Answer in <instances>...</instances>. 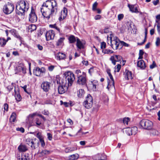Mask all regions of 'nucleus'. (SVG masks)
Here are the masks:
<instances>
[{
  "label": "nucleus",
  "instance_id": "1",
  "mask_svg": "<svg viewBox=\"0 0 160 160\" xmlns=\"http://www.w3.org/2000/svg\"><path fill=\"white\" fill-rule=\"evenodd\" d=\"M58 5L55 0H47L41 8V11L44 17L49 19L51 16L57 12Z\"/></svg>",
  "mask_w": 160,
  "mask_h": 160
},
{
  "label": "nucleus",
  "instance_id": "2",
  "mask_svg": "<svg viewBox=\"0 0 160 160\" xmlns=\"http://www.w3.org/2000/svg\"><path fill=\"white\" fill-rule=\"evenodd\" d=\"M29 8V4L27 2H26L23 0L21 1L17 6V13L19 15H22L25 12L28 11Z\"/></svg>",
  "mask_w": 160,
  "mask_h": 160
},
{
  "label": "nucleus",
  "instance_id": "3",
  "mask_svg": "<svg viewBox=\"0 0 160 160\" xmlns=\"http://www.w3.org/2000/svg\"><path fill=\"white\" fill-rule=\"evenodd\" d=\"M108 43L110 44V45L114 49H120L121 48L120 41L116 37L112 38L111 36L110 37V40L108 39Z\"/></svg>",
  "mask_w": 160,
  "mask_h": 160
},
{
  "label": "nucleus",
  "instance_id": "4",
  "mask_svg": "<svg viewBox=\"0 0 160 160\" xmlns=\"http://www.w3.org/2000/svg\"><path fill=\"white\" fill-rule=\"evenodd\" d=\"M140 125L142 128L150 130L152 128L153 123L151 121L148 119H143L140 121Z\"/></svg>",
  "mask_w": 160,
  "mask_h": 160
},
{
  "label": "nucleus",
  "instance_id": "5",
  "mask_svg": "<svg viewBox=\"0 0 160 160\" xmlns=\"http://www.w3.org/2000/svg\"><path fill=\"white\" fill-rule=\"evenodd\" d=\"M64 75L66 77L65 80L66 81L67 80L68 81V83L67 84L68 86H71L75 79L74 75L72 72L68 71L65 72Z\"/></svg>",
  "mask_w": 160,
  "mask_h": 160
},
{
  "label": "nucleus",
  "instance_id": "6",
  "mask_svg": "<svg viewBox=\"0 0 160 160\" xmlns=\"http://www.w3.org/2000/svg\"><path fill=\"white\" fill-rule=\"evenodd\" d=\"M60 85L58 86V91L59 93L62 94L64 93L68 89V85L66 80H62L60 82Z\"/></svg>",
  "mask_w": 160,
  "mask_h": 160
},
{
  "label": "nucleus",
  "instance_id": "7",
  "mask_svg": "<svg viewBox=\"0 0 160 160\" xmlns=\"http://www.w3.org/2000/svg\"><path fill=\"white\" fill-rule=\"evenodd\" d=\"M93 99L92 97L89 94L86 97V100L83 102V105L87 109L91 108L92 106Z\"/></svg>",
  "mask_w": 160,
  "mask_h": 160
},
{
  "label": "nucleus",
  "instance_id": "8",
  "mask_svg": "<svg viewBox=\"0 0 160 160\" xmlns=\"http://www.w3.org/2000/svg\"><path fill=\"white\" fill-rule=\"evenodd\" d=\"M15 74L21 73L24 74L26 73V68L24 64L22 63L18 64L15 69Z\"/></svg>",
  "mask_w": 160,
  "mask_h": 160
},
{
  "label": "nucleus",
  "instance_id": "9",
  "mask_svg": "<svg viewBox=\"0 0 160 160\" xmlns=\"http://www.w3.org/2000/svg\"><path fill=\"white\" fill-rule=\"evenodd\" d=\"M14 6L13 4L10 2H8L3 8L4 12L6 14L11 13L14 10Z\"/></svg>",
  "mask_w": 160,
  "mask_h": 160
},
{
  "label": "nucleus",
  "instance_id": "10",
  "mask_svg": "<svg viewBox=\"0 0 160 160\" xmlns=\"http://www.w3.org/2000/svg\"><path fill=\"white\" fill-rule=\"evenodd\" d=\"M138 128L136 127H134L132 128H124L123 132L128 135L130 136L132 134L135 135L137 133Z\"/></svg>",
  "mask_w": 160,
  "mask_h": 160
},
{
  "label": "nucleus",
  "instance_id": "11",
  "mask_svg": "<svg viewBox=\"0 0 160 160\" xmlns=\"http://www.w3.org/2000/svg\"><path fill=\"white\" fill-rule=\"evenodd\" d=\"M86 75L84 72H82V75L78 77L77 83L79 85H85L86 82Z\"/></svg>",
  "mask_w": 160,
  "mask_h": 160
},
{
  "label": "nucleus",
  "instance_id": "12",
  "mask_svg": "<svg viewBox=\"0 0 160 160\" xmlns=\"http://www.w3.org/2000/svg\"><path fill=\"white\" fill-rule=\"evenodd\" d=\"M29 20L32 23L36 22L37 21V17L34 10L32 9L31 13L29 15Z\"/></svg>",
  "mask_w": 160,
  "mask_h": 160
},
{
  "label": "nucleus",
  "instance_id": "13",
  "mask_svg": "<svg viewBox=\"0 0 160 160\" xmlns=\"http://www.w3.org/2000/svg\"><path fill=\"white\" fill-rule=\"evenodd\" d=\"M46 70L44 68H39L37 67L33 71V73L36 76H39L41 75V74L45 73Z\"/></svg>",
  "mask_w": 160,
  "mask_h": 160
},
{
  "label": "nucleus",
  "instance_id": "14",
  "mask_svg": "<svg viewBox=\"0 0 160 160\" xmlns=\"http://www.w3.org/2000/svg\"><path fill=\"white\" fill-rule=\"evenodd\" d=\"M54 36V32L52 30H50L46 32V38L47 41L53 39Z\"/></svg>",
  "mask_w": 160,
  "mask_h": 160
},
{
  "label": "nucleus",
  "instance_id": "15",
  "mask_svg": "<svg viewBox=\"0 0 160 160\" xmlns=\"http://www.w3.org/2000/svg\"><path fill=\"white\" fill-rule=\"evenodd\" d=\"M50 83L48 82H42L41 87L43 91L48 92L50 89Z\"/></svg>",
  "mask_w": 160,
  "mask_h": 160
},
{
  "label": "nucleus",
  "instance_id": "16",
  "mask_svg": "<svg viewBox=\"0 0 160 160\" xmlns=\"http://www.w3.org/2000/svg\"><path fill=\"white\" fill-rule=\"evenodd\" d=\"M67 10L65 8H64L62 10L61 12V15L60 17L59 18V21H62L63 19H64L66 18L67 13Z\"/></svg>",
  "mask_w": 160,
  "mask_h": 160
},
{
  "label": "nucleus",
  "instance_id": "17",
  "mask_svg": "<svg viewBox=\"0 0 160 160\" xmlns=\"http://www.w3.org/2000/svg\"><path fill=\"white\" fill-rule=\"evenodd\" d=\"M122 59V58L121 56L117 55L112 56L110 58V60L114 65L116 64V62H119L121 61Z\"/></svg>",
  "mask_w": 160,
  "mask_h": 160
},
{
  "label": "nucleus",
  "instance_id": "18",
  "mask_svg": "<svg viewBox=\"0 0 160 160\" xmlns=\"http://www.w3.org/2000/svg\"><path fill=\"white\" fill-rule=\"evenodd\" d=\"M85 44L84 41H81L79 38H77L76 46L78 49H81L83 48Z\"/></svg>",
  "mask_w": 160,
  "mask_h": 160
},
{
  "label": "nucleus",
  "instance_id": "19",
  "mask_svg": "<svg viewBox=\"0 0 160 160\" xmlns=\"http://www.w3.org/2000/svg\"><path fill=\"white\" fill-rule=\"evenodd\" d=\"M111 80V81L108 82V85L107 88L108 89L111 88H114V79L111 74L108 75Z\"/></svg>",
  "mask_w": 160,
  "mask_h": 160
},
{
  "label": "nucleus",
  "instance_id": "20",
  "mask_svg": "<svg viewBox=\"0 0 160 160\" xmlns=\"http://www.w3.org/2000/svg\"><path fill=\"white\" fill-rule=\"evenodd\" d=\"M106 158V156L104 154H98L93 157L95 160H103Z\"/></svg>",
  "mask_w": 160,
  "mask_h": 160
},
{
  "label": "nucleus",
  "instance_id": "21",
  "mask_svg": "<svg viewBox=\"0 0 160 160\" xmlns=\"http://www.w3.org/2000/svg\"><path fill=\"white\" fill-rule=\"evenodd\" d=\"M125 78L127 80H131L133 78L132 73L131 72L126 71L124 73Z\"/></svg>",
  "mask_w": 160,
  "mask_h": 160
},
{
  "label": "nucleus",
  "instance_id": "22",
  "mask_svg": "<svg viewBox=\"0 0 160 160\" xmlns=\"http://www.w3.org/2000/svg\"><path fill=\"white\" fill-rule=\"evenodd\" d=\"M26 143L27 144L30 146L33 149H35L36 148L35 143L33 140L27 139L26 140Z\"/></svg>",
  "mask_w": 160,
  "mask_h": 160
},
{
  "label": "nucleus",
  "instance_id": "23",
  "mask_svg": "<svg viewBox=\"0 0 160 160\" xmlns=\"http://www.w3.org/2000/svg\"><path fill=\"white\" fill-rule=\"evenodd\" d=\"M137 66L142 69H144L146 67V65L143 60H141L137 62Z\"/></svg>",
  "mask_w": 160,
  "mask_h": 160
},
{
  "label": "nucleus",
  "instance_id": "24",
  "mask_svg": "<svg viewBox=\"0 0 160 160\" xmlns=\"http://www.w3.org/2000/svg\"><path fill=\"white\" fill-rule=\"evenodd\" d=\"M128 6L130 10V11L132 12L136 13L139 12L136 5L128 4Z\"/></svg>",
  "mask_w": 160,
  "mask_h": 160
},
{
  "label": "nucleus",
  "instance_id": "25",
  "mask_svg": "<svg viewBox=\"0 0 160 160\" xmlns=\"http://www.w3.org/2000/svg\"><path fill=\"white\" fill-rule=\"evenodd\" d=\"M15 97L16 100L18 102L20 101L22 99V97L19 93L18 88L15 89Z\"/></svg>",
  "mask_w": 160,
  "mask_h": 160
},
{
  "label": "nucleus",
  "instance_id": "26",
  "mask_svg": "<svg viewBox=\"0 0 160 160\" xmlns=\"http://www.w3.org/2000/svg\"><path fill=\"white\" fill-rule=\"evenodd\" d=\"M57 59L59 60L64 59L66 58V55L62 52H58L56 55Z\"/></svg>",
  "mask_w": 160,
  "mask_h": 160
},
{
  "label": "nucleus",
  "instance_id": "27",
  "mask_svg": "<svg viewBox=\"0 0 160 160\" xmlns=\"http://www.w3.org/2000/svg\"><path fill=\"white\" fill-rule=\"evenodd\" d=\"M18 149L19 151L21 152H24L27 150V147L25 145H21L18 147Z\"/></svg>",
  "mask_w": 160,
  "mask_h": 160
},
{
  "label": "nucleus",
  "instance_id": "28",
  "mask_svg": "<svg viewBox=\"0 0 160 160\" xmlns=\"http://www.w3.org/2000/svg\"><path fill=\"white\" fill-rule=\"evenodd\" d=\"M79 157L78 154H75L69 156L68 159L69 160H76Z\"/></svg>",
  "mask_w": 160,
  "mask_h": 160
},
{
  "label": "nucleus",
  "instance_id": "29",
  "mask_svg": "<svg viewBox=\"0 0 160 160\" xmlns=\"http://www.w3.org/2000/svg\"><path fill=\"white\" fill-rule=\"evenodd\" d=\"M65 39L64 37L60 38L57 41L56 45L57 46H61L63 44V41Z\"/></svg>",
  "mask_w": 160,
  "mask_h": 160
},
{
  "label": "nucleus",
  "instance_id": "30",
  "mask_svg": "<svg viewBox=\"0 0 160 160\" xmlns=\"http://www.w3.org/2000/svg\"><path fill=\"white\" fill-rule=\"evenodd\" d=\"M68 40L70 43H73L76 41L75 37L73 35H71L69 37Z\"/></svg>",
  "mask_w": 160,
  "mask_h": 160
},
{
  "label": "nucleus",
  "instance_id": "31",
  "mask_svg": "<svg viewBox=\"0 0 160 160\" xmlns=\"http://www.w3.org/2000/svg\"><path fill=\"white\" fill-rule=\"evenodd\" d=\"M49 153L50 151H49L44 150L39 152V156L41 157L45 155L48 154Z\"/></svg>",
  "mask_w": 160,
  "mask_h": 160
},
{
  "label": "nucleus",
  "instance_id": "32",
  "mask_svg": "<svg viewBox=\"0 0 160 160\" xmlns=\"http://www.w3.org/2000/svg\"><path fill=\"white\" fill-rule=\"evenodd\" d=\"M85 93L84 90L82 89H79L77 92L78 96L79 97H82Z\"/></svg>",
  "mask_w": 160,
  "mask_h": 160
},
{
  "label": "nucleus",
  "instance_id": "33",
  "mask_svg": "<svg viewBox=\"0 0 160 160\" xmlns=\"http://www.w3.org/2000/svg\"><path fill=\"white\" fill-rule=\"evenodd\" d=\"M16 117V115L15 113L13 112L11 115L10 118V121L11 122H14Z\"/></svg>",
  "mask_w": 160,
  "mask_h": 160
},
{
  "label": "nucleus",
  "instance_id": "34",
  "mask_svg": "<svg viewBox=\"0 0 160 160\" xmlns=\"http://www.w3.org/2000/svg\"><path fill=\"white\" fill-rule=\"evenodd\" d=\"M7 41L4 38H0V45L1 47H3L6 45Z\"/></svg>",
  "mask_w": 160,
  "mask_h": 160
},
{
  "label": "nucleus",
  "instance_id": "35",
  "mask_svg": "<svg viewBox=\"0 0 160 160\" xmlns=\"http://www.w3.org/2000/svg\"><path fill=\"white\" fill-rule=\"evenodd\" d=\"M37 28V27L34 24H31L28 27V29L30 30V32H32L35 30Z\"/></svg>",
  "mask_w": 160,
  "mask_h": 160
},
{
  "label": "nucleus",
  "instance_id": "36",
  "mask_svg": "<svg viewBox=\"0 0 160 160\" xmlns=\"http://www.w3.org/2000/svg\"><path fill=\"white\" fill-rule=\"evenodd\" d=\"M11 32L12 33V34L15 35V36L17 38H19L20 39H21V38L20 37L18 34L17 33V31L15 30H12L11 31Z\"/></svg>",
  "mask_w": 160,
  "mask_h": 160
},
{
  "label": "nucleus",
  "instance_id": "37",
  "mask_svg": "<svg viewBox=\"0 0 160 160\" xmlns=\"http://www.w3.org/2000/svg\"><path fill=\"white\" fill-rule=\"evenodd\" d=\"M147 31H148V29L147 28H145V39L141 43H138V45H142V44H143L144 42H146V37H147Z\"/></svg>",
  "mask_w": 160,
  "mask_h": 160
},
{
  "label": "nucleus",
  "instance_id": "38",
  "mask_svg": "<svg viewBox=\"0 0 160 160\" xmlns=\"http://www.w3.org/2000/svg\"><path fill=\"white\" fill-rule=\"evenodd\" d=\"M102 52L104 53H112L113 52V51L110 49H103Z\"/></svg>",
  "mask_w": 160,
  "mask_h": 160
},
{
  "label": "nucleus",
  "instance_id": "39",
  "mask_svg": "<svg viewBox=\"0 0 160 160\" xmlns=\"http://www.w3.org/2000/svg\"><path fill=\"white\" fill-rule=\"evenodd\" d=\"M151 133L154 135H158L159 134V132L157 130L153 129L151 130Z\"/></svg>",
  "mask_w": 160,
  "mask_h": 160
},
{
  "label": "nucleus",
  "instance_id": "40",
  "mask_svg": "<svg viewBox=\"0 0 160 160\" xmlns=\"http://www.w3.org/2000/svg\"><path fill=\"white\" fill-rule=\"evenodd\" d=\"M75 73L77 75V77L82 75V72L79 69L75 71Z\"/></svg>",
  "mask_w": 160,
  "mask_h": 160
},
{
  "label": "nucleus",
  "instance_id": "41",
  "mask_svg": "<svg viewBox=\"0 0 160 160\" xmlns=\"http://www.w3.org/2000/svg\"><path fill=\"white\" fill-rule=\"evenodd\" d=\"M36 136L39 139V140H40L41 139H42L43 138L42 135L41 133L40 132H38L37 133Z\"/></svg>",
  "mask_w": 160,
  "mask_h": 160
},
{
  "label": "nucleus",
  "instance_id": "42",
  "mask_svg": "<svg viewBox=\"0 0 160 160\" xmlns=\"http://www.w3.org/2000/svg\"><path fill=\"white\" fill-rule=\"evenodd\" d=\"M129 121V119L128 118H124L123 119V122L124 124L127 125L128 124V122Z\"/></svg>",
  "mask_w": 160,
  "mask_h": 160
},
{
  "label": "nucleus",
  "instance_id": "43",
  "mask_svg": "<svg viewBox=\"0 0 160 160\" xmlns=\"http://www.w3.org/2000/svg\"><path fill=\"white\" fill-rule=\"evenodd\" d=\"M156 22L157 23H158V24L157 25V29L158 32V33L160 32V24L158 22V21L157 20H156Z\"/></svg>",
  "mask_w": 160,
  "mask_h": 160
},
{
  "label": "nucleus",
  "instance_id": "44",
  "mask_svg": "<svg viewBox=\"0 0 160 160\" xmlns=\"http://www.w3.org/2000/svg\"><path fill=\"white\" fill-rule=\"evenodd\" d=\"M160 43V39L159 37L156 38V40L155 42V44L156 46H158Z\"/></svg>",
  "mask_w": 160,
  "mask_h": 160
},
{
  "label": "nucleus",
  "instance_id": "45",
  "mask_svg": "<svg viewBox=\"0 0 160 160\" xmlns=\"http://www.w3.org/2000/svg\"><path fill=\"white\" fill-rule=\"evenodd\" d=\"M60 103L61 105L63 104L66 107H68V106L69 105V103L66 102H63L62 101H60Z\"/></svg>",
  "mask_w": 160,
  "mask_h": 160
},
{
  "label": "nucleus",
  "instance_id": "46",
  "mask_svg": "<svg viewBox=\"0 0 160 160\" xmlns=\"http://www.w3.org/2000/svg\"><path fill=\"white\" fill-rule=\"evenodd\" d=\"M106 47V43L104 42H102L101 44V48L102 49H104Z\"/></svg>",
  "mask_w": 160,
  "mask_h": 160
},
{
  "label": "nucleus",
  "instance_id": "47",
  "mask_svg": "<svg viewBox=\"0 0 160 160\" xmlns=\"http://www.w3.org/2000/svg\"><path fill=\"white\" fill-rule=\"evenodd\" d=\"M3 108L4 111H6L7 112L8 110V105L7 103H5L3 106Z\"/></svg>",
  "mask_w": 160,
  "mask_h": 160
},
{
  "label": "nucleus",
  "instance_id": "48",
  "mask_svg": "<svg viewBox=\"0 0 160 160\" xmlns=\"http://www.w3.org/2000/svg\"><path fill=\"white\" fill-rule=\"evenodd\" d=\"M120 43H121V48H122V46H124L126 47H128L129 46L128 44L125 43L123 41H120Z\"/></svg>",
  "mask_w": 160,
  "mask_h": 160
},
{
  "label": "nucleus",
  "instance_id": "49",
  "mask_svg": "<svg viewBox=\"0 0 160 160\" xmlns=\"http://www.w3.org/2000/svg\"><path fill=\"white\" fill-rule=\"evenodd\" d=\"M39 141L41 143V146L42 147H44L45 145V142L43 139V138L42 139H41V140H39Z\"/></svg>",
  "mask_w": 160,
  "mask_h": 160
},
{
  "label": "nucleus",
  "instance_id": "50",
  "mask_svg": "<svg viewBox=\"0 0 160 160\" xmlns=\"http://www.w3.org/2000/svg\"><path fill=\"white\" fill-rule=\"evenodd\" d=\"M116 68L115 70L118 72L121 68V65L120 64H118L116 66Z\"/></svg>",
  "mask_w": 160,
  "mask_h": 160
},
{
  "label": "nucleus",
  "instance_id": "51",
  "mask_svg": "<svg viewBox=\"0 0 160 160\" xmlns=\"http://www.w3.org/2000/svg\"><path fill=\"white\" fill-rule=\"evenodd\" d=\"M47 136L48 138V139L51 141L52 140V135L50 133H47Z\"/></svg>",
  "mask_w": 160,
  "mask_h": 160
},
{
  "label": "nucleus",
  "instance_id": "52",
  "mask_svg": "<svg viewBox=\"0 0 160 160\" xmlns=\"http://www.w3.org/2000/svg\"><path fill=\"white\" fill-rule=\"evenodd\" d=\"M156 66V64L155 63L154 61H153V62L152 64L150 66V68L151 69H153Z\"/></svg>",
  "mask_w": 160,
  "mask_h": 160
},
{
  "label": "nucleus",
  "instance_id": "53",
  "mask_svg": "<svg viewBox=\"0 0 160 160\" xmlns=\"http://www.w3.org/2000/svg\"><path fill=\"white\" fill-rule=\"evenodd\" d=\"M124 15L123 14H119L118 15V19L119 20H121L123 18Z\"/></svg>",
  "mask_w": 160,
  "mask_h": 160
},
{
  "label": "nucleus",
  "instance_id": "54",
  "mask_svg": "<svg viewBox=\"0 0 160 160\" xmlns=\"http://www.w3.org/2000/svg\"><path fill=\"white\" fill-rule=\"evenodd\" d=\"M104 98H103V100L105 102H107L108 100V97L106 95L104 96Z\"/></svg>",
  "mask_w": 160,
  "mask_h": 160
},
{
  "label": "nucleus",
  "instance_id": "55",
  "mask_svg": "<svg viewBox=\"0 0 160 160\" xmlns=\"http://www.w3.org/2000/svg\"><path fill=\"white\" fill-rule=\"evenodd\" d=\"M36 113H34L32 114H30L28 116V118L30 119L31 118H32L34 116L36 115Z\"/></svg>",
  "mask_w": 160,
  "mask_h": 160
},
{
  "label": "nucleus",
  "instance_id": "56",
  "mask_svg": "<svg viewBox=\"0 0 160 160\" xmlns=\"http://www.w3.org/2000/svg\"><path fill=\"white\" fill-rule=\"evenodd\" d=\"M98 3L96 2L94 3L92 6V9L93 10H96V7L97 6Z\"/></svg>",
  "mask_w": 160,
  "mask_h": 160
},
{
  "label": "nucleus",
  "instance_id": "57",
  "mask_svg": "<svg viewBox=\"0 0 160 160\" xmlns=\"http://www.w3.org/2000/svg\"><path fill=\"white\" fill-rule=\"evenodd\" d=\"M17 131H20L22 132H24V129L23 128H16Z\"/></svg>",
  "mask_w": 160,
  "mask_h": 160
},
{
  "label": "nucleus",
  "instance_id": "58",
  "mask_svg": "<svg viewBox=\"0 0 160 160\" xmlns=\"http://www.w3.org/2000/svg\"><path fill=\"white\" fill-rule=\"evenodd\" d=\"M94 72V68L93 67H92L89 70L88 72L91 75L92 73Z\"/></svg>",
  "mask_w": 160,
  "mask_h": 160
},
{
  "label": "nucleus",
  "instance_id": "59",
  "mask_svg": "<svg viewBox=\"0 0 160 160\" xmlns=\"http://www.w3.org/2000/svg\"><path fill=\"white\" fill-rule=\"evenodd\" d=\"M54 66L51 65L48 67V69L50 71H52L54 69Z\"/></svg>",
  "mask_w": 160,
  "mask_h": 160
},
{
  "label": "nucleus",
  "instance_id": "60",
  "mask_svg": "<svg viewBox=\"0 0 160 160\" xmlns=\"http://www.w3.org/2000/svg\"><path fill=\"white\" fill-rule=\"evenodd\" d=\"M101 16L100 15H97L95 16L94 18L95 20H98L101 18Z\"/></svg>",
  "mask_w": 160,
  "mask_h": 160
},
{
  "label": "nucleus",
  "instance_id": "61",
  "mask_svg": "<svg viewBox=\"0 0 160 160\" xmlns=\"http://www.w3.org/2000/svg\"><path fill=\"white\" fill-rule=\"evenodd\" d=\"M43 114L44 115H48L49 114V112L48 111H45L44 110L42 112Z\"/></svg>",
  "mask_w": 160,
  "mask_h": 160
},
{
  "label": "nucleus",
  "instance_id": "62",
  "mask_svg": "<svg viewBox=\"0 0 160 160\" xmlns=\"http://www.w3.org/2000/svg\"><path fill=\"white\" fill-rule=\"evenodd\" d=\"M39 120L38 119V118L37 119L36 123V124H37V125L38 126H39L41 124V122H39Z\"/></svg>",
  "mask_w": 160,
  "mask_h": 160
},
{
  "label": "nucleus",
  "instance_id": "63",
  "mask_svg": "<svg viewBox=\"0 0 160 160\" xmlns=\"http://www.w3.org/2000/svg\"><path fill=\"white\" fill-rule=\"evenodd\" d=\"M67 122L69 123L71 125L73 123V121L70 119H68L67 120Z\"/></svg>",
  "mask_w": 160,
  "mask_h": 160
},
{
  "label": "nucleus",
  "instance_id": "64",
  "mask_svg": "<svg viewBox=\"0 0 160 160\" xmlns=\"http://www.w3.org/2000/svg\"><path fill=\"white\" fill-rule=\"evenodd\" d=\"M37 47L38 49L40 50H41L43 49L42 46L39 44H38L37 45Z\"/></svg>",
  "mask_w": 160,
  "mask_h": 160
}]
</instances>
